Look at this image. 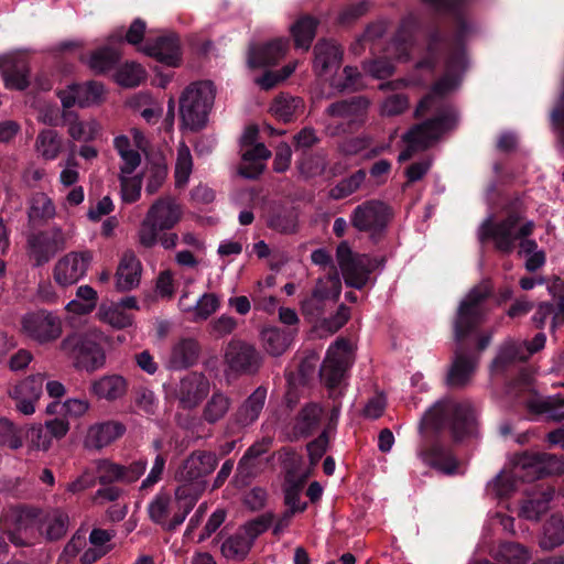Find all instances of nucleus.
Listing matches in <instances>:
<instances>
[{"label": "nucleus", "mask_w": 564, "mask_h": 564, "mask_svg": "<svg viewBox=\"0 0 564 564\" xmlns=\"http://www.w3.org/2000/svg\"><path fill=\"white\" fill-rule=\"evenodd\" d=\"M475 424L476 414L470 404L452 400L437 401L420 421V457L432 468L445 475H455L459 462L451 444L470 435Z\"/></svg>", "instance_id": "3"}, {"label": "nucleus", "mask_w": 564, "mask_h": 564, "mask_svg": "<svg viewBox=\"0 0 564 564\" xmlns=\"http://www.w3.org/2000/svg\"><path fill=\"white\" fill-rule=\"evenodd\" d=\"M289 43V39L279 37L262 45L251 47L248 57L249 66L251 68H261L278 64L285 56Z\"/></svg>", "instance_id": "23"}, {"label": "nucleus", "mask_w": 564, "mask_h": 564, "mask_svg": "<svg viewBox=\"0 0 564 564\" xmlns=\"http://www.w3.org/2000/svg\"><path fill=\"white\" fill-rule=\"evenodd\" d=\"M229 408L230 399L221 392H215L204 408L203 417L214 424L226 415Z\"/></svg>", "instance_id": "48"}, {"label": "nucleus", "mask_w": 564, "mask_h": 564, "mask_svg": "<svg viewBox=\"0 0 564 564\" xmlns=\"http://www.w3.org/2000/svg\"><path fill=\"white\" fill-rule=\"evenodd\" d=\"M220 307V300L215 293H204L194 306V322H202L217 312Z\"/></svg>", "instance_id": "56"}, {"label": "nucleus", "mask_w": 564, "mask_h": 564, "mask_svg": "<svg viewBox=\"0 0 564 564\" xmlns=\"http://www.w3.org/2000/svg\"><path fill=\"white\" fill-rule=\"evenodd\" d=\"M22 333L40 345L55 341L63 332L62 319L47 310L25 313L21 318Z\"/></svg>", "instance_id": "12"}, {"label": "nucleus", "mask_w": 564, "mask_h": 564, "mask_svg": "<svg viewBox=\"0 0 564 564\" xmlns=\"http://www.w3.org/2000/svg\"><path fill=\"white\" fill-rule=\"evenodd\" d=\"M193 161L187 147L178 150L177 160L175 165V185L181 187L185 185L192 172Z\"/></svg>", "instance_id": "58"}, {"label": "nucleus", "mask_w": 564, "mask_h": 564, "mask_svg": "<svg viewBox=\"0 0 564 564\" xmlns=\"http://www.w3.org/2000/svg\"><path fill=\"white\" fill-rule=\"evenodd\" d=\"M147 465V459L134 460L128 466L102 459L97 466V479L102 486L115 482L132 484L144 474Z\"/></svg>", "instance_id": "19"}, {"label": "nucleus", "mask_w": 564, "mask_h": 564, "mask_svg": "<svg viewBox=\"0 0 564 564\" xmlns=\"http://www.w3.org/2000/svg\"><path fill=\"white\" fill-rule=\"evenodd\" d=\"M273 520V512H265L260 514L243 525L245 535L248 536L252 543H254L256 539L271 527Z\"/></svg>", "instance_id": "59"}, {"label": "nucleus", "mask_w": 564, "mask_h": 564, "mask_svg": "<svg viewBox=\"0 0 564 564\" xmlns=\"http://www.w3.org/2000/svg\"><path fill=\"white\" fill-rule=\"evenodd\" d=\"M343 57L339 45L329 40H319L314 46V69L323 76L332 68L338 67Z\"/></svg>", "instance_id": "30"}, {"label": "nucleus", "mask_w": 564, "mask_h": 564, "mask_svg": "<svg viewBox=\"0 0 564 564\" xmlns=\"http://www.w3.org/2000/svg\"><path fill=\"white\" fill-rule=\"evenodd\" d=\"M203 492L204 491H202V486H197L196 489H194L191 488V486L180 485L175 490V499L177 502L178 511L187 517Z\"/></svg>", "instance_id": "55"}, {"label": "nucleus", "mask_w": 564, "mask_h": 564, "mask_svg": "<svg viewBox=\"0 0 564 564\" xmlns=\"http://www.w3.org/2000/svg\"><path fill=\"white\" fill-rule=\"evenodd\" d=\"M181 219V210L169 198H159L149 208L139 229L140 243L152 248L158 242L159 231L172 229Z\"/></svg>", "instance_id": "9"}, {"label": "nucleus", "mask_w": 564, "mask_h": 564, "mask_svg": "<svg viewBox=\"0 0 564 564\" xmlns=\"http://www.w3.org/2000/svg\"><path fill=\"white\" fill-rule=\"evenodd\" d=\"M119 58L120 55L116 48L104 46L91 53L89 66L95 73L102 74L115 68Z\"/></svg>", "instance_id": "45"}, {"label": "nucleus", "mask_w": 564, "mask_h": 564, "mask_svg": "<svg viewBox=\"0 0 564 564\" xmlns=\"http://www.w3.org/2000/svg\"><path fill=\"white\" fill-rule=\"evenodd\" d=\"M435 12L451 15L455 22L453 41L438 22L434 21L425 26L423 36L425 46L420 59L415 63L416 69H424L434 74L443 58L445 74L437 79L431 88L434 96L443 97L459 84L467 69L465 40L470 32V25L464 17L466 0H422Z\"/></svg>", "instance_id": "2"}, {"label": "nucleus", "mask_w": 564, "mask_h": 564, "mask_svg": "<svg viewBox=\"0 0 564 564\" xmlns=\"http://www.w3.org/2000/svg\"><path fill=\"white\" fill-rule=\"evenodd\" d=\"M208 392L209 381L206 376L200 372H189L181 379L177 397L183 409H194Z\"/></svg>", "instance_id": "21"}, {"label": "nucleus", "mask_w": 564, "mask_h": 564, "mask_svg": "<svg viewBox=\"0 0 564 564\" xmlns=\"http://www.w3.org/2000/svg\"><path fill=\"white\" fill-rule=\"evenodd\" d=\"M318 20L312 15H302L291 26V34L297 48L308 51L316 35Z\"/></svg>", "instance_id": "37"}, {"label": "nucleus", "mask_w": 564, "mask_h": 564, "mask_svg": "<svg viewBox=\"0 0 564 564\" xmlns=\"http://www.w3.org/2000/svg\"><path fill=\"white\" fill-rule=\"evenodd\" d=\"M63 248L64 239L59 229L53 232L41 230L30 234L26 238L28 254L35 268L48 263Z\"/></svg>", "instance_id": "16"}, {"label": "nucleus", "mask_w": 564, "mask_h": 564, "mask_svg": "<svg viewBox=\"0 0 564 564\" xmlns=\"http://www.w3.org/2000/svg\"><path fill=\"white\" fill-rule=\"evenodd\" d=\"M507 393L519 403L524 404L532 414H547L557 420L564 419V394L547 398H539L527 375L510 380L507 384Z\"/></svg>", "instance_id": "8"}, {"label": "nucleus", "mask_w": 564, "mask_h": 564, "mask_svg": "<svg viewBox=\"0 0 564 564\" xmlns=\"http://www.w3.org/2000/svg\"><path fill=\"white\" fill-rule=\"evenodd\" d=\"M325 306V293L319 288H314L312 295L304 301H302V311L303 314L307 316H312L314 318H321L324 314Z\"/></svg>", "instance_id": "61"}, {"label": "nucleus", "mask_w": 564, "mask_h": 564, "mask_svg": "<svg viewBox=\"0 0 564 564\" xmlns=\"http://www.w3.org/2000/svg\"><path fill=\"white\" fill-rule=\"evenodd\" d=\"M59 350L72 361L74 368L93 373L106 364V352L95 336L74 332L59 344Z\"/></svg>", "instance_id": "6"}, {"label": "nucleus", "mask_w": 564, "mask_h": 564, "mask_svg": "<svg viewBox=\"0 0 564 564\" xmlns=\"http://www.w3.org/2000/svg\"><path fill=\"white\" fill-rule=\"evenodd\" d=\"M387 24L384 22L371 23L365 30L359 42L362 46L369 45V50L375 53L376 51L384 52L388 45L386 37Z\"/></svg>", "instance_id": "44"}, {"label": "nucleus", "mask_w": 564, "mask_h": 564, "mask_svg": "<svg viewBox=\"0 0 564 564\" xmlns=\"http://www.w3.org/2000/svg\"><path fill=\"white\" fill-rule=\"evenodd\" d=\"M90 391L98 399L116 401L128 391V381L120 375H105L93 381Z\"/></svg>", "instance_id": "32"}, {"label": "nucleus", "mask_w": 564, "mask_h": 564, "mask_svg": "<svg viewBox=\"0 0 564 564\" xmlns=\"http://www.w3.org/2000/svg\"><path fill=\"white\" fill-rule=\"evenodd\" d=\"M302 107V98L281 95L274 99V102L271 106V111L278 119L288 123L293 121L296 116V111Z\"/></svg>", "instance_id": "43"}, {"label": "nucleus", "mask_w": 564, "mask_h": 564, "mask_svg": "<svg viewBox=\"0 0 564 564\" xmlns=\"http://www.w3.org/2000/svg\"><path fill=\"white\" fill-rule=\"evenodd\" d=\"M124 432V424L118 421L96 423L88 429L85 445L88 448L101 449L121 437Z\"/></svg>", "instance_id": "27"}, {"label": "nucleus", "mask_w": 564, "mask_h": 564, "mask_svg": "<svg viewBox=\"0 0 564 564\" xmlns=\"http://www.w3.org/2000/svg\"><path fill=\"white\" fill-rule=\"evenodd\" d=\"M416 21L413 18L404 19L395 35L390 37V47L393 46L400 61H409L414 43Z\"/></svg>", "instance_id": "36"}, {"label": "nucleus", "mask_w": 564, "mask_h": 564, "mask_svg": "<svg viewBox=\"0 0 564 564\" xmlns=\"http://www.w3.org/2000/svg\"><path fill=\"white\" fill-rule=\"evenodd\" d=\"M44 378L34 375L25 378L14 388V398H25L37 401L42 395Z\"/></svg>", "instance_id": "54"}, {"label": "nucleus", "mask_w": 564, "mask_h": 564, "mask_svg": "<svg viewBox=\"0 0 564 564\" xmlns=\"http://www.w3.org/2000/svg\"><path fill=\"white\" fill-rule=\"evenodd\" d=\"M200 346L194 338H182L172 348L170 364L173 369H186L194 366L199 357Z\"/></svg>", "instance_id": "35"}, {"label": "nucleus", "mask_w": 564, "mask_h": 564, "mask_svg": "<svg viewBox=\"0 0 564 564\" xmlns=\"http://www.w3.org/2000/svg\"><path fill=\"white\" fill-rule=\"evenodd\" d=\"M343 74V78L339 77L332 80V86L339 93L357 90L361 78V74L358 68L354 66H346Z\"/></svg>", "instance_id": "62"}, {"label": "nucleus", "mask_w": 564, "mask_h": 564, "mask_svg": "<svg viewBox=\"0 0 564 564\" xmlns=\"http://www.w3.org/2000/svg\"><path fill=\"white\" fill-rule=\"evenodd\" d=\"M265 399L267 388L263 386L258 387L236 411L234 415L235 422L243 427L254 423L264 406Z\"/></svg>", "instance_id": "31"}, {"label": "nucleus", "mask_w": 564, "mask_h": 564, "mask_svg": "<svg viewBox=\"0 0 564 564\" xmlns=\"http://www.w3.org/2000/svg\"><path fill=\"white\" fill-rule=\"evenodd\" d=\"M144 72L143 68L138 64H126L117 73V82L123 87H135L142 78Z\"/></svg>", "instance_id": "64"}, {"label": "nucleus", "mask_w": 564, "mask_h": 564, "mask_svg": "<svg viewBox=\"0 0 564 564\" xmlns=\"http://www.w3.org/2000/svg\"><path fill=\"white\" fill-rule=\"evenodd\" d=\"M8 89L25 90L30 86V68L26 64H12L1 72Z\"/></svg>", "instance_id": "39"}, {"label": "nucleus", "mask_w": 564, "mask_h": 564, "mask_svg": "<svg viewBox=\"0 0 564 564\" xmlns=\"http://www.w3.org/2000/svg\"><path fill=\"white\" fill-rule=\"evenodd\" d=\"M350 365L351 362L345 358H332L329 352L322 364L319 377L322 382L329 390V397L334 400L341 394L338 388Z\"/></svg>", "instance_id": "28"}, {"label": "nucleus", "mask_w": 564, "mask_h": 564, "mask_svg": "<svg viewBox=\"0 0 564 564\" xmlns=\"http://www.w3.org/2000/svg\"><path fill=\"white\" fill-rule=\"evenodd\" d=\"M495 289L490 280L473 286L460 300L452 317L451 327L456 344L452 365L446 376L451 388H463L471 379L481 354L492 340V330L480 332L492 311Z\"/></svg>", "instance_id": "1"}, {"label": "nucleus", "mask_w": 564, "mask_h": 564, "mask_svg": "<svg viewBox=\"0 0 564 564\" xmlns=\"http://www.w3.org/2000/svg\"><path fill=\"white\" fill-rule=\"evenodd\" d=\"M365 180L366 172L360 169L332 187L329 191V197L336 200L344 199L359 189Z\"/></svg>", "instance_id": "49"}, {"label": "nucleus", "mask_w": 564, "mask_h": 564, "mask_svg": "<svg viewBox=\"0 0 564 564\" xmlns=\"http://www.w3.org/2000/svg\"><path fill=\"white\" fill-rule=\"evenodd\" d=\"M496 562L486 561L485 564H525L529 560V551L517 542L500 543Z\"/></svg>", "instance_id": "38"}, {"label": "nucleus", "mask_w": 564, "mask_h": 564, "mask_svg": "<svg viewBox=\"0 0 564 564\" xmlns=\"http://www.w3.org/2000/svg\"><path fill=\"white\" fill-rule=\"evenodd\" d=\"M336 258L346 284L355 289H362L370 274L365 257L355 254L349 243L341 241L336 249Z\"/></svg>", "instance_id": "17"}, {"label": "nucleus", "mask_w": 564, "mask_h": 564, "mask_svg": "<svg viewBox=\"0 0 564 564\" xmlns=\"http://www.w3.org/2000/svg\"><path fill=\"white\" fill-rule=\"evenodd\" d=\"M171 498L166 494H159L149 505L150 519L160 525H164L169 513Z\"/></svg>", "instance_id": "63"}, {"label": "nucleus", "mask_w": 564, "mask_h": 564, "mask_svg": "<svg viewBox=\"0 0 564 564\" xmlns=\"http://www.w3.org/2000/svg\"><path fill=\"white\" fill-rule=\"evenodd\" d=\"M326 156L321 152L313 153L312 151H303L297 162L300 173L305 178L322 175L326 170Z\"/></svg>", "instance_id": "40"}, {"label": "nucleus", "mask_w": 564, "mask_h": 564, "mask_svg": "<svg viewBox=\"0 0 564 564\" xmlns=\"http://www.w3.org/2000/svg\"><path fill=\"white\" fill-rule=\"evenodd\" d=\"M324 409L318 403L305 404L295 416L294 434L303 438L314 435L321 427Z\"/></svg>", "instance_id": "29"}, {"label": "nucleus", "mask_w": 564, "mask_h": 564, "mask_svg": "<svg viewBox=\"0 0 564 564\" xmlns=\"http://www.w3.org/2000/svg\"><path fill=\"white\" fill-rule=\"evenodd\" d=\"M350 223L358 231L368 232L377 241L388 226V205L377 199L367 200L352 210Z\"/></svg>", "instance_id": "15"}, {"label": "nucleus", "mask_w": 564, "mask_h": 564, "mask_svg": "<svg viewBox=\"0 0 564 564\" xmlns=\"http://www.w3.org/2000/svg\"><path fill=\"white\" fill-rule=\"evenodd\" d=\"M141 262L133 252H126L116 272V285L119 291H129L140 283Z\"/></svg>", "instance_id": "33"}, {"label": "nucleus", "mask_w": 564, "mask_h": 564, "mask_svg": "<svg viewBox=\"0 0 564 564\" xmlns=\"http://www.w3.org/2000/svg\"><path fill=\"white\" fill-rule=\"evenodd\" d=\"M0 445L11 449H18L23 445L21 431L7 419H0Z\"/></svg>", "instance_id": "60"}, {"label": "nucleus", "mask_w": 564, "mask_h": 564, "mask_svg": "<svg viewBox=\"0 0 564 564\" xmlns=\"http://www.w3.org/2000/svg\"><path fill=\"white\" fill-rule=\"evenodd\" d=\"M522 468L529 475L531 481L552 475L564 474V459L551 453H529L525 452L520 456Z\"/></svg>", "instance_id": "20"}, {"label": "nucleus", "mask_w": 564, "mask_h": 564, "mask_svg": "<svg viewBox=\"0 0 564 564\" xmlns=\"http://www.w3.org/2000/svg\"><path fill=\"white\" fill-rule=\"evenodd\" d=\"M91 261L93 253L89 250L65 254L54 267L55 282L61 286L77 283L86 274Z\"/></svg>", "instance_id": "18"}, {"label": "nucleus", "mask_w": 564, "mask_h": 564, "mask_svg": "<svg viewBox=\"0 0 564 564\" xmlns=\"http://www.w3.org/2000/svg\"><path fill=\"white\" fill-rule=\"evenodd\" d=\"M264 360V355L254 345L241 339H231L225 349V361L237 376L257 375Z\"/></svg>", "instance_id": "14"}, {"label": "nucleus", "mask_w": 564, "mask_h": 564, "mask_svg": "<svg viewBox=\"0 0 564 564\" xmlns=\"http://www.w3.org/2000/svg\"><path fill=\"white\" fill-rule=\"evenodd\" d=\"M216 90L210 80L189 84L181 94L180 119L192 131L206 127L208 115L214 106Z\"/></svg>", "instance_id": "5"}, {"label": "nucleus", "mask_w": 564, "mask_h": 564, "mask_svg": "<svg viewBox=\"0 0 564 564\" xmlns=\"http://www.w3.org/2000/svg\"><path fill=\"white\" fill-rule=\"evenodd\" d=\"M322 286L325 300L337 301L341 291V281L336 267H332L324 278H319L315 288Z\"/></svg>", "instance_id": "57"}, {"label": "nucleus", "mask_w": 564, "mask_h": 564, "mask_svg": "<svg viewBox=\"0 0 564 564\" xmlns=\"http://www.w3.org/2000/svg\"><path fill=\"white\" fill-rule=\"evenodd\" d=\"M268 227L282 232L292 234L296 229V215L290 209H273L268 217Z\"/></svg>", "instance_id": "51"}, {"label": "nucleus", "mask_w": 564, "mask_h": 564, "mask_svg": "<svg viewBox=\"0 0 564 564\" xmlns=\"http://www.w3.org/2000/svg\"><path fill=\"white\" fill-rule=\"evenodd\" d=\"M218 462L219 458L214 452L194 451L182 463L175 478L183 486H191L194 489L202 486V491H205L206 477L215 470Z\"/></svg>", "instance_id": "13"}, {"label": "nucleus", "mask_w": 564, "mask_h": 564, "mask_svg": "<svg viewBox=\"0 0 564 564\" xmlns=\"http://www.w3.org/2000/svg\"><path fill=\"white\" fill-rule=\"evenodd\" d=\"M263 341L270 355L280 356L291 345L292 333L280 328H271L263 332Z\"/></svg>", "instance_id": "46"}, {"label": "nucleus", "mask_w": 564, "mask_h": 564, "mask_svg": "<svg viewBox=\"0 0 564 564\" xmlns=\"http://www.w3.org/2000/svg\"><path fill=\"white\" fill-rule=\"evenodd\" d=\"M35 147L45 160H54L62 150V140L55 130L44 129L37 134Z\"/></svg>", "instance_id": "41"}, {"label": "nucleus", "mask_w": 564, "mask_h": 564, "mask_svg": "<svg viewBox=\"0 0 564 564\" xmlns=\"http://www.w3.org/2000/svg\"><path fill=\"white\" fill-rule=\"evenodd\" d=\"M99 314L104 322L118 329L131 326L133 322V316L122 308L120 310L113 302L108 306L101 305Z\"/></svg>", "instance_id": "52"}, {"label": "nucleus", "mask_w": 564, "mask_h": 564, "mask_svg": "<svg viewBox=\"0 0 564 564\" xmlns=\"http://www.w3.org/2000/svg\"><path fill=\"white\" fill-rule=\"evenodd\" d=\"M564 543V521L552 517L543 527L539 544L543 550H553Z\"/></svg>", "instance_id": "42"}, {"label": "nucleus", "mask_w": 564, "mask_h": 564, "mask_svg": "<svg viewBox=\"0 0 564 564\" xmlns=\"http://www.w3.org/2000/svg\"><path fill=\"white\" fill-rule=\"evenodd\" d=\"M520 482H532L524 468H522L520 457L517 458L512 469L501 470L496 478L488 485V490L497 498L503 499L510 497Z\"/></svg>", "instance_id": "24"}, {"label": "nucleus", "mask_w": 564, "mask_h": 564, "mask_svg": "<svg viewBox=\"0 0 564 564\" xmlns=\"http://www.w3.org/2000/svg\"><path fill=\"white\" fill-rule=\"evenodd\" d=\"M55 215L53 202L44 193H36L32 199L28 212L30 220L50 219Z\"/></svg>", "instance_id": "53"}, {"label": "nucleus", "mask_w": 564, "mask_h": 564, "mask_svg": "<svg viewBox=\"0 0 564 564\" xmlns=\"http://www.w3.org/2000/svg\"><path fill=\"white\" fill-rule=\"evenodd\" d=\"M518 361H527L523 345L507 340L500 345L497 356L491 361L490 371L495 375H505Z\"/></svg>", "instance_id": "34"}, {"label": "nucleus", "mask_w": 564, "mask_h": 564, "mask_svg": "<svg viewBox=\"0 0 564 564\" xmlns=\"http://www.w3.org/2000/svg\"><path fill=\"white\" fill-rule=\"evenodd\" d=\"M253 546L252 541L242 534L229 536L221 545V553L230 560L242 561Z\"/></svg>", "instance_id": "47"}, {"label": "nucleus", "mask_w": 564, "mask_h": 564, "mask_svg": "<svg viewBox=\"0 0 564 564\" xmlns=\"http://www.w3.org/2000/svg\"><path fill=\"white\" fill-rule=\"evenodd\" d=\"M555 489L552 486H540L538 490L529 492L522 501L519 516L523 519L538 521L550 509Z\"/></svg>", "instance_id": "26"}, {"label": "nucleus", "mask_w": 564, "mask_h": 564, "mask_svg": "<svg viewBox=\"0 0 564 564\" xmlns=\"http://www.w3.org/2000/svg\"><path fill=\"white\" fill-rule=\"evenodd\" d=\"M143 51L147 55L171 67L178 66L182 59L181 42L174 33L161 35L153 42H148Z\"/></svg>", "instance_id": "22"}, {"label": "nucleus", "mask_w": 564, "mask_h": 564, "mask_svg": "<svg viewBox=\"0 0 564 564\" xmlns=\"http://www.w3.org/2000/svg\"><path fill=\"white\" fill-rule=\"evenodd\" d=\"M74 89L77 91L78 106L82 108L99 104L105 91L104 85L95 80L74 84Z\"/></svg>", "instance_id": "50"}, {"label": "nucleus", "mask_w": 564, "mask_h": 564, "mask_svg": "<svg viewBox=\"0 0 564 564\" xmlns=\"http://www.w3.org/2000/svg\"><path fill=\"white\" fill-rule=\"evenodd\" d=\"M69 527V516L59 508L50 510L40 509L39 532L48 542H55L63 539Z\"/></svg>", "instance_id": "25"}, {"label": "nucleus", "mask_w": 564, "mask_h": 564, "mask_svg": "<svg viewBox=\"0 0 564 564\" xmlns=\"http://www.w3.org/2000/svg\"><path fill=\"white\" fill-rule=\"evenodd\" d=\"M505 215L501 219L488 216L479 227L480 242L491 241L494 248L502 253L510 254L519 240L520 253L533 254L538 252V243L528 237L534 230V223L524 219L523 204L519 197L510 199L502 208Z\"/></svg>", "instance_id": "4"}, {"label": "nucleus", "mask_w": 564, "mask_h": 564, "mask_svg": "<svg viewBox=\"0 0 564 564\" xmlns=\"http://www.w3.org/2000/svg\"><path fill=\"white\" fill-rule=\"evenodd\" d=\"M369 100L365 96H352L329 104L324 113L333 120L334 135L356 133L365 124Z\"/></svg>", "instance_id": "7"}, {"label": "nucleus", "mask_w": 564, "mask_h": 564, "mask_svg": "<svg viewBox=\"0 0 564 564\" xmlns=\"http://www.w3.org/2000/svg\"><path fill=\"white\" fill-rule=\"evenodd\" d=\"M451 121V115L441 113L411 128L403 135L406 148L399 154V162L409 161L416 151L427 149L449 128Z\"/></svg>", "instance_id": "10"}, {"label": "nucleus", "mask_w": 564, "mask_h": 564, "mask_svg": "<svg viewBox=\"0 0 564 564\" xmlns=\"http://www.w3.org/2000/svg\"><path fill=\"white\" fill-rule=\"evenodd\" d=\"M40 509L31 506L11 508L4 518L3 529L11 543L17 546L33 544V528H39Z\"/></svg>", "instance_id": "11"}]
</instances>
